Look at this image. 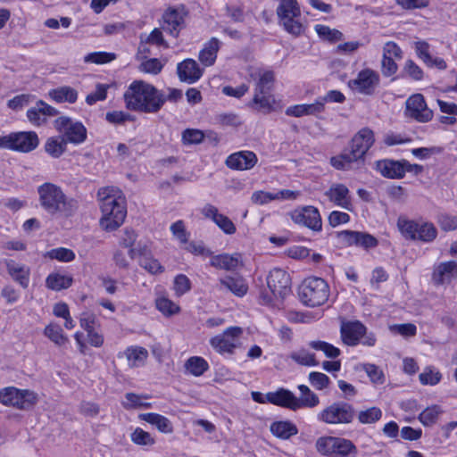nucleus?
<instances>
[{"mask_svg": "<svg viewBox=\"0 0 457 457\" xmlns=\"http://www.w3.org/2000/svg\"><path fill=\"white\" fill-rule=\"evenodd\" d=\"M128 110L144 113L158 112L166 102L165 94L144 80H134L123 94Z\"/></svg>", "mask_w": 457, "mask_h": 457, "instance_id": "f257e3e1", "label": "nucleus"}, {"mask_svg": "<svg viewBox=\"0 0 457 457\" xmlns=\"http://www.w3.org/2000/svg\"><path fill=\"white\" fill-rule=\"evenodd\" d=\"M374 134L369 128L360 129L350 141L348 147L330 159L337 170H348L364 164L365 155L374 144Z\"/></svg>", "mask_w": 457, "mask_h": 457, "instance_id": "f03ea898", "label": "nucleus"}, {"mask_svg": "<svg viewBox=\"0 0 457 457\" xmlns=\"http://www.w3.org/2000/svg\"><path fill=\"white\" fill-rule=\"evenodd\" d=\"M103 217L101 226L108 231L119 228L124 221L127 211L122 192L114 187H105L98 191Z\"/></svg>", "mask_w": 457, "mask_h": 457, "instance_id": "7ed1b4c3", "label": "nucleus"}, {"mask_svg": "<svg viewBox=\"0 0 457 457\" xmlns=\"http://www.w3.org/2000/svg\"><path fill=\"white\" fill-rule=\"evenodd\" d=\"M38 202L49 215L71 216L78 209L77 201L65 195L62 187L45 182L37 187Z\"/></svg>", "mask_w": 457, "mask_h": 457, "instance_id": "20e7f679", "label": "nucleus"}, {"mask_svg": "<svg viewBox=\"0 0 457 457\" xmlns=\"http://www.w3.org/2000/svg\"><path fill=\"white\" fill-rule=\"evenodd\" d=\"M299 297L301 302L308 307L323 305L328 300L329 287L321 278H307L299 287Z\"/></svg>", "mask_w": 457, "mask_h": 457, "instance_id": "39448f33", "label": "nucleus"}, {"mask_svg": "<svg viewBox=\"0 0 457 457\" xmlns=\"http://www.w3.org/2000/svg\"><path fill=\"white\" fill-rule=\"evenodd\" d=\"M267 286L272 295L262 293L261 299L264 304H271L273 299L283 300L291 293L289 274L282 269H273L267 277Z\"/></svg>", "mask_w": 457, "mask_h": 457, "instance_id": "423d86ee", "label": "nucleus"}, {"mask_svg": "<svg viewBox=\"0 0 457 457\" xmlns=\"http://www.w3.org/2000/svg\"><path fill=\"white\" fill-rule=\"evenodd\" d=\"M38 395L29 389H19L15 386H6L0 389V403L18 410H29L37 404Z\"/></svg>", "mask_w": 457, "mask_h": 457, "instance_id": "0eeeda50", "label": "nucleus"}, {"mask_svg": "<svg viewBox=\"0 0 457 457\" xmlns=\"http://www.w3.org/2000/svg\"><path fill=\"white\" fill-rule=\"evenodd\" d=\"M356 416L353 406L345 402H335L318 414V420L328 425H346Z\"/></svg>", "mask_w": 457, "mask_h": 457, "instance_id": "6e6552de", "label": "nucleus"}, {"mask_svg": "<svg viewBox=\"0 0 457 457\" xmlns=\"http://www.w3.org/2000/svg\"><path fill=\"white\" fill-rule=\"evenodd\" d=\"M243 328L240 327H229L221 334L210 340L212 347L219 353H233L235 349L241 345Z\"/></svg>", "mask_w": 457, "mask_h": 457, "instance_id": "1a4fd4ad", "label": "nucleus"}, {"mask_svg": "<svg viewBox=\"0 0 457 457\" xmlns=\"http://www.w3.org/2000/svg\"><path fill=\"white\" fill-rule=\"evenodd\" d=\"M380 82L379 74L372 69L366 68L358 72L353 79L348 81L349 87L361 95L371 96Z\"/></svg>", "mask_w": 457, "mask_h": 457, "instance_id": "9d476101", "label": "nucleus"}, {"mask_svg": "<svg viewBox=\"0 0 457 457\" xmlns=\"http://www.w3.org/2000/svg\"><path fill=\"white\" fill-rule=\"evenodd\" d=\"M55 129L63 133V137L67 142L73 144H80L87 138V129L82 123L72 121L66 116H62L54 120Z\"/></svg>", "mask_w": 457, "mask_h": 457, "instance_id": "9b49d317", "label": "nucleus"}, {"mask_svg": "<svg viewBox=\"0 0 457 457\" xmlns=\"http://www.w3.org/2000/svg\"><path fill=\"white\" fill-rule=\"evenodd\" d=\"M405 114L419 122H428L432 120L434 115L421 94H414L406 100Z\"/></svg>", "mask_w": 457, "mask_h": 457, "instance_id": "f8f14e48", "label": "nucleus"}, {"mask_svg": "<svg viewBox=\"0 0 457 457\" xmlns=\"http://www.w3.org/2000/svg\"><path fill=\"white\" fill-rule=\"evenodd\" d=\"M187 12L183 5L170 7L162 14V29L173 37H177L183 28Z\"/></svg>", "mask_w": 457, "mask_h": 457, "instance_id": "ddd939ff", "label": "nucleus"}, {"mask_svg": "<svg viewBox=\"0 0 457 457\" xmlns=\"http://www.w3.org/2000/svg\"><path fill=\"white\" fill-rule=\"evenodd\" d=\"M411 165L405 160L394 161V160H381L376 162V170L380 174L388 179H402L404 177L406 171H411Z\"/></svg>", "mask_w": 457, "mask_h": 457, "instance_id": "4468645a", "label": "nucleus"}, {"mask_svg": "<svg viewBox=\"0 0 457 457\" xmlns=\"http://www.w3.org/2000/svg\"><path fill=\"white\" fill-rule=\"evenodd\" d=\"M294 222L304 225L305 227L319 231L321 229L322 222L320 212L313 206H305L301 210H295L291 213Z\"/></svg>", "mask_w": 457, "mask_h": 457, "instance_id": "2eb2a0df", "label": "nucleus"}, {"mask_svg": "<svg viewBox=\"0 0 457 457\" xmlns=\"http://www.w3.org/2000/svg\"><path fill=\"white\" fill-rule=\"evenodd\" d=\"M431 279L436 286L450 284L457 279V262L455 261L442 262L435 266Z\"/></svg>", "mask_w": 457, "mask_h": 457, "instance_id": "dca6fc26", "label": "nucleus"}, {"mask_svg": "<svg viewBox=\"0 0 457 457\" xmlns=\"http://www.w3.org/2000/svg\"><path fill=\"white\" fill-rule=\"evenodd\" d=\"M12 151L15 152L29 153L35 150L39 144L38 137L34 131L12 132Z\"/></svg>", "mask_w": 457, "mask_h": 457, "instance_id": "f3484780", "label": "nucleus"}, {"mask_svg": "<svg viewBox=\"0 0 457 457\" xmlns=\"http://www.w3.org/2000/svg\"><path fill=\"white\" fill-rule=\"evenodd\" d=\"M325 195L335 205L341 207L345 210H352V201L350 191L347 187L341 183H334L325 192Z\"/></svg>", "mask_w": 457, "mask_h": 457, "instance_id": "a211bd4d", "label": "nucleus"}, {"mask_svg": "<svg viewBox=\"0 0 457 457\" xmlns=\"http://www.w3.org/2000/svg\"><path fill=\"white\" fill-rule=\"evenodd\" d=\"M201 213L206 218L211 219L225 234L232 235L236 232V226L232 220L219 212L217 207L211 204H206L201 210Z\"/></svg>", "mask_w": 457, "mask_h": 457, "instance_id": "6ab92c4d", "label": "nucleus"}, {"mask_svg": "<svg viewBox=\"0 0 457 457\" xmlns=\"http://www.w3.org/2000/svg\"><path fill=\"white\" fill-rule=\"evenodd\" d=\"M257 156L251 151H240L230 154L226 159V165L232 170H251L257 163Z\"/></svg>", "mask_w": 457, "mask_h": 457, "instance_id": "aec40b11", "label": "nucleus"}, {"mask_svg": "<svg viewBox=\"0 0 457 457\" xmlns=\"http://www.w3.org/2000/svg\"><path fill=\"white\" fill-rule=\"evenodd\" d=\"M58 111L42 100H38L36 105L27 111L28 120L36 126H40L46 121L47 117H54Z\"/></svg>", "mask_w": 457, "mask_h": 457, "instance_id": "412c9836", "label": "nucleus"}, {"mask_svg": "<svg viewBox=\"0 0 457 457\" xmlns=\"http://www.w3.org/2000/svg\"><path fill=\"white\" fill-rule=\"evenodd\" d=\"M218 288L229 291L237 297H243L248 291V285L241 276H225L219 279Z\"/></svg>", "mask_w": 457, "mask_h": 457, "instance_id": "4be33fe9", "label": "nucleus"}, {"mask_svg": "<svg viewBox=\"0 0 457 457\" xmlns=\"http://www.w3.org/2000/svg\"><path fill=\"white\" fill-rule=\"evenodd\" d=\"M210 264L216 269L234 271L243 266V260L238 253L233 254L221 253L212 256Z\"/></svg>", "mask_w": 457, "mask_h": 457, "instance_id": "5701e85b", "label": "nucleus"}, {"mask_svg": "<svg viewBox=\"0 0 457 457\" xmlns=\"http://www.w3.org/2000/svg\"><path fill=\"white\" fill-rule=\"evenodd\" d=\"M340 237L349 245L361 246L366 249L375 247L378 240L371 235L364 232L345 230Z\"/></svg>", "mask_w": 457, "mask_h": 457, "instance_id": "b1692460", "label": "nucleus"}, {"mask_svg": "<svg viewBox=\"0 0 457 457\" xmlns=\"http://www.w3.org/2000/svg\"><path fill=\"white\" fill-rule=\"evenodd\" d=\"M178 76L181 81L192 84L202 76V71L197 62L193 59H186L177 67Z\"/></svg>", "mask_w": 457, "mask_h": 457, "instance_id": "393cba45", "label": "nucleus"}, {"mask_svg": "<svg viewBox=\"0 0 457 457\" xmlns=\"http://www.w3.org/2000/svg\"><path fill=\"white\" fill-rule=\"evenodd\" d=\"M4 264L12 278L18 282L23 288H27L29 281V268L12 259L4 260Z\"/></svg>", "mask_w": 457, "mask_h": 457, "instance_id": "a878e982", "label": "nucleus"}, {"mask_svg": "<svg viewBox=\"0 0 457 457\" xmlns=\"http://www.w3.org/2000/svg\"><path fill=\"white\" fill-rule=\"evenodd\" d=\"M267 401L275 405L289 408L291 410L299 409L298 398L290 391L280 389L275 393L266 395Z\"/></svg>", "mask_w": 457, "mask_h": 457, "instance_id": "bb28decb", "label": "nucleus"}, {"mask_svg": "<svg viewBox=\"0 0 457 457\" xmlns=\"http://www.w3.org/2000/svg\"><path fill=\"white\" fill-rule=\"evenodd\" d=\"M365 331V326L359 321L346 323L341 328L342 339L348 345H356Z\"/></svg>", "mask_w": 457, "mask_h": 457, "instance_id": "cd10ccee", "label": "nucleus"}, {"mask_svg": "<svg viewBox=\"0 0 457 457\" xmlns=\"http://www.w3.org/2000/svg\"><path fill=\"white\" fill-rule=\"evenodd\" d=\"M124 356L127 360L128 365L130 368H137L143 366L148 357V352L142 346H130L128 347L123 353H119V357Z\"/></svg>", "mask_w": 457, "mask_h": 457, "instance_id": "c85d7f7f", "label": "nucleus"}, {"mask_svg": "<svg viewBox=\"0 0 457 457\" xmlns=\"http://www.w3.org/2000/svg\"><path fill=\"white\" fill-rule=\"evenodd\" d=\"M323 112L322 103L319 98L312 104H295L286 110V114L293 117H302L304 115H318Z\"/></svg>", "mask_w": 457, "mask_h": 457, "instance_id": "c756f323", "label": "nucleus"}, {"mask_svg": "<svg viewBox=\"0 0 457 457\" xmlns=\"http://www.w3.org/2000/svg\"><path fill=\"white\" fill-rule=\"evenodd\" d=\"M270 431L275 437L287 440L295 436L298 433V428L289 420H279L270 424Z\"/></svg>", "mask_w": 457, "mask_h": 457, "instance_id": "7c9ffc66", "label": "nucleus"}, {"mask_svg": "<svg viewBox=\"0 0 457 457\" xmlns=\"http://www.w3.org/2000/svg\"><path fill=\"white\" fill-rule=\"evenodd\" d=\"M138 418L141 420L155 426L156 428L162 433L169 434L173 431L171 422L166 417L161 414L154 412L141 413L139 414Z\"/></svg>", "mask_w": 457, "mask_h": 457, "instance_id": "2f4dec72", "label": "nucleus"}, {"mask_svg": "<svg viewBox=\"0 0 457 457\" xmlns=\"http://www.w3.org/2000/svg\"><path fill=\"white\" fill-rule=\"evenodd\" d=\"M219 49L220 41L216 37H212L199 54L200 62L205 66L212 65Z\"/></svg>", "mask_w": 457, "mask_h": 457, "instance_id": "473e14b6", "label": "nucleus"}, {"mask_svg": "<svg viewBox=\"0 0 457 457\" xmlns=\"http://www.w3.org/2000/svg\"><path fill=\"white\" fill-rule=\"evenodd\" d=\"M49 96L57 103H75L78 98V92L68 86L60 87L49 92Z\"/></svg>", "mask_w": 457, "mask_h": 457, "instance_id": "72a5a7b5", "label": "nucleus"}, {"mask_svg": "<svg viewBox=\"0 0 457 457\" xmlns=\"http://www.w3.org/2000/svg\"><path fill=\"white\" fill-rule=\"evenodd\" d=\"M397 228L401 233V235L405 238L409 240L416 241V232L417 228L419 225V222L409 220L404 216H400L397 219Z\"/></svg>", "mask_w": 457, "mask_h": 457, "instance_id": "f704fd0d", "label": "nucleus"}, {"mask_svg": "<svg viewBox=\"0 0 457 457\" xmlns=\"http://www.w3.org/2000/svg\"><path fill=\"white\" fill-rule=\"evenodd\" d=\"M278 19L290 17H299L301 15L300 7L296 0H280L276 10Z\"/></svg>", "mask_w": 457, "mask_h": 457, "instance_id": "c9c22d12", "label": "nucleus"}, {"mask_svg": "<svg viewBox=\"0 0 457 457\" xmlns=\"http://www.w3.org/2000/svg\"><path fill=\"white\" fill-rule=\"evenodd\" d=\"M416 240L430 243L434 241L437 236L436 228L431 222L419 223L416 232Z\"/></svg>", "mask_w": 457, "mask_h": 457, "instance_id": "e433bc0d", "label": "nucleus"}, {"mask_svg": "<svg viewBox=\"0 0 457 457\" xmlns=\"http://www.w3.org/2000/svg\"><path fill=\"white\" fill-rule=\"evenodd\" d=\"M46 283L48 288L59 291L70 287L72 284V278L59 273H53L48 275Z\"/></svg>", "mask_w": 457, "mask_h": 457, "instance_id": "4c0bfd02", "label": "nucleus"}, {"mask_svg": "<svg viewBox=\"0 0 457 457\" xmlns=\"http://www.w3.org/2000/svg\"><path fill=\"white\" fill-rule=\"evenodd\" d=\"M209 368L207 361L198 356H193L185 362V369L190 374L199 377L203 375Z\"/></svg>", "mask_w": 457, "mask_h": 457, "instance_id": "58836bf2", "label": "nucleus"}, {"mask_svg": "<svg viewBox=\"0 0 457 457\" xmlns=\"http://www.w3.org/2000/svg\"><path fill=\"white\" fill-rule=\"evenodd\" d=\"M155 306L156 309L166 317L178 314L180 312V307L164 295L155 299Z\"/></svg>", "mask_w": 457, "mask_h": 457, "instance_id": "ea45409f", "label": "nucleus"}, {"mask_svg": "<svg viewBox=\"0 0 457 457\" xmlns=\"http://www.w3.org/2000/svg\"><path fill=\"white\" fill-rule=\"evenodd\" d=\"M66 140L64 137H50L45 145V150L54 158L60 157L66 150Z\"/></svg>", "mask_w": 457, "mask_h": 457, "instance_id": "a19ab883", "label": "nucleus"}, {"mask_svg": "<svg viewBox=\"0 0 457 457\" xmlns=\"http://www.w3.org/2000/svg\"><path fill=\"white\" fill-rule=\"evenodd\" d=\"M44 335L59 346L68 342V337L63 334L62 328L57 324L51 323L47 325L44 329Z\"/></svg>", "mask_w": 457, "mask_h": 457, "instance_id": "79ce46f5", "label": "nucleus"}, {"mask_svg": "<svg viewBox=\"0 0 457 457\" xmlns=\"http://www.w3.org/2000/svg\"><path fill=\"white\" fill-rule=\"evenodd\" d=\"M274 82V73L270 71H265L256 83L253 95H270Z\"/></svg>", "mask_w": 457, "mask_h": 457, "instance_id": "37998d69", "label": "nucleus"}, {"mask_svg": "<svg viewBox=\"0 0 457 457\" xmlns=\"http://www.w3.org/2000/svg\"><path fill=\"white\" fill-rule=\"evenodd\" d=\"M336 442L334 454L341 457H347L350 454H357V448L351 440L337 437Z\"/></svg>", "mask_w": 457, "mask_h": 457, "instance_id": "c03bdc74", "label": "nucleus"}, {"mask_svg": "<svg viewBox=\"0 0 457 457\" xmlns=\"http://www.w3.org/2000/svg\"><path fill=\"white\" fill-rule=\"evenodd\" d=\"M382 417V411L376 406L361 410L357 414V419L360 423L368 425L378 421Z\"/></svg>", "mask_w": 457, "mask_h": 457, "instance_id": "a18cd8bd", "label": "nucleus"}, {"mask_svg": "<svg viewBox=\"0 0 457 457\" xmlns=\"http://www.w3.org/2000/svg\"><path fill=\"white\" fill-rule=\"evenodd\" d=\"M314 29L321 39L328 42H337L343 38L341 31L336 29H331L326 25L317 24L315 25Z\"/></svg>", "mask_w": 457, "mask_h": 457, "instance_id": "49530a36", "label": "nucleus"}, {"mask_svg": "<svg viewBox=\"0 0 457 457\" xmlns=\"http://www.w3.org/2000/svg\"><path fill=\"white\" fill-rule=\"evenodd\" d=\"M443 412L442 409L438 405H432L427 407L423 411H421L419 415V420L424 426H431L436 423L438 419V416Z\"/></svg>", "mask_w": 457, "mask_h": 457, "instance_id": "de8ad7c7", "label": "nucleus"}, {"mask_svg": "<svg viewBox=\"0 0 457 457\" xmlns=\"http://www.w3.org/2000/svg\"><path fill=\"white\" fill-rule=\"evenodd\" d=\"M146 396L139 395L134 393H127L125 395V401L122 402V406L127 409H138V408H149L151 407L150 403L144 402Z\"/></svg>", "mask_w": 457, "mask_h": 457, "instance_id": "09e8293b", "label": "nucleus"}, {"mask_svg": "<svg viewBox=\"0 0 457 457\" xmlns=\"http://www.w3.org/2000/svg\"><path fill=\"white\" fill-rule=\"evenodd\" d=\"M296 18L287 16V18L280 19L285 30L294 37H299L304 32V26Z\"/></svg>", "mask_w": 457, "mask_h": 457, "instance_id": "8fccbe9b", "label": "nucleus"}, {"mask_svg": "<svg viewBox=\"0 0 457 457\" xmlns=\"http://www.w3.org/2000/svg\"><path fill=\"white\" fill-rule=\"evenodd\" d=\"M309 345L314 350L323 352L328 358H337L340 354L337 347L324 341H311Z\"/></svg>", "mask_w": 457, "mask_h": 457, "instance_id": "3c124183", "label": "nucleus"}, {"mask_svg": "<svg viewBox=\"0 0 457 457\" xmlns=\"http://www.w3.org/2000/svg\"><path fill=\"white\" fill-rule=\"evenodd\" d=\"M116 55L112 53L106 52H94L87 54L84 57V62L87 63L104 64L115 60Z\"/></svg>", "mask_w": 457, "mask_h": 457, "instance_id": "603ef678", "label": "nucleus"}, {"mask_svg": "<svg viewBox=\"0 0 457 457\" xmlns=\"http://www.w3.org/2000/svg\"><path fill=\"white\" fill-rule=\"evenodd\" d=\"M290 358L298 364L303 366H315L318 364V362L315 360L314 354L309 353L305 349H301L297 352H293L290 354Z\"/></svg>", "mask_w": 457, "mask_h": 457, "instance_id": "864d4df0", "label": "nucleus"}, {"mask_svg": "<svg viewBox=\"0 0 457 457\" xmlns=\"http://www.w3.org/2000/svg\"><path fill=\"white\" fill-rule=\"evenodd\" d=\"M274 98L271 95H253L252 105L264 112H270L272 110Z\"/></svg>", "mask_w": 457, "mask_h": 457, "instance_id": "5fc2aeb1", "label": "nucleus"}, {"mask_svg": "<svg viewBox=\"0 0 457 457\" xmlns=\"http://www.w3.org/2000/svg\"><path fill=\"white\" fill-rule=\"evenodd\" d=\"M336 438L335 436L320 437L316 442L317 451L323 455L334 454Z\"/></svg>", "mask_w": 457, "mask_h": 457, "instance_id": "6e6d98bb", "label": "nucleus"}, {"mask_svg": "<svg viewBox=\"0 0 457 457\" xmlns=\"http://www.w3.org/2000/svg\"><path fill=\"white\" fill-rule=\"evenodd\" d=\"M46 255L50 259H55L60 262H71L75 258V253L72 250L64 248V247H58L54 248L47 252Z\"/></svg>", "mask_w": 457, "mask_h": 457, "instance_id": "4d7b16f0", "label": "nucleus"}, {"mask_svg": "<svg viewBox=\"0 0 457 457\" xmlns=\"http://www.w3.org/2000/svg\"><path fill=\"white\" fill-rule=\"evenodd\" d=\"M139 265L151 274H159L164 271V267L157 259L152 256H145L139 260Z\"/></svg>", "mask_w": 457, "mask_h": 457, "instance_id": "13d9d810", "label": "nucleus"}, {"mask_svg": "<svg viewBox=\"0 0 457 457\" xmlns=\"http://www.w3.org/2000/svg\"><path fill=\"white\" fill-rule=\"evenodd\" d=\"M191 289V282L189 278L184 275L179 274L174 278L173 290L177 296H181Z\"/></svg>", "mask_w": 457, "mask_h": 457, "instance_id": "bf43d9fd", "label": "nucleus"}, {"mask_svg": "<svg viewBox=\"0 0 457 457\" xmlns=\"http://www.w3.org/2000/svg\"><path fill=\"white\" fill-rule=\"evenodd\" d=\"M131 441L138 445H153L154 444V437L146 431L140 428H137L130 436Z\"/></svg>", "mask_w": 457, "mask_h": 457, "instance_id": "052dcab7", "label": "nucleus"}, {"mask_svg": "<svg viewBox=\"0 0 457 457\" xmlns=\"http://www.w3.org/2000/svg\"><path fill=\"white\" fill-rule=\"evenodd\" d=\"M204 138L203 131L195 129H187L182 132L184 145L200 144Z\"/></svg>", "mask_w": 457, "mask_h": 457, "instance_id": "680f3d73", "label": "nucleus"}, {"mask_svg": "<svg viewBox=\"0 0 457 457\" xmlns=\"http://www.w3.org/2000/svg\"><path fill=\"white\" fill-rule=\"evenodd\" d=\"M162 67L163 64L161 62L160 60L156 58H151L144 61L140 64L139 70L145 73L156 75L162 71Z\"/></svg>", "mask_w": 457, "mask_h": 457, "instance_id": "e2e57ef3", "label": "nucleus"}, {"mask_svg": "<svg viewBox=\"0 0 457 457\" xmlns=\"http://www.w3.org/2000/svg\"><path fill=\"white\" fill-rule=\"evenodd\" d=\"M309 380L312 386H314L317 390L325 389L329 385L328 377L321 372H311L309 374Z\"/></svg>", "mask_w": 457, "mask_h": 457, "instance_id": "0e129e2a", "label": "nucleus"}, {"mask_svg": "<svg viewBox=\"0 0 457 457\" xmlns=\"http://www.w3.org/2000/svg\"><path fill=\"white\" fill-rule=\"evenodd\" d=\"M137 238V234L135 230L131 228H124L120 236L119 244L120 246L129 248H133Z\"/></svg>", "mask_w": 457, "mask_h": 457, "instance_id": "69168bd1", "label": "nucleus"}, {"mask_svg": "<svg viewBox=\"0 0 457 457\" xmlns=\"http://www.w3.org/2000/svg\"><path fill=\"white\" fill-rule=\"evenodd\" d=\"M80 327L87 332L98 327V321L96 315L91 312H84L79 317Z\"/></svg>", "mask_w": 457, "mask_h": 457, "instance_id": "338daca9", "label": "nucleus"}, {"mask_svg": "<svg viewBox=\"0 0 457 457\" xmlns=\"http://www.w3.org/2000/svg\"><path fill=\"white\" fill-rule=\"evenodd\" d=\"M414 49L417 56L426 64L430 62L432 55L430 54V45L426 41H417L414 43Z\"/></svg>", "mask_w": 457, "mask_h": 457, "instance_id": "774afa93", "label": "nucleus"}]
</instances>
